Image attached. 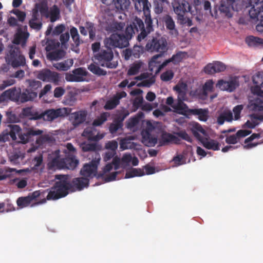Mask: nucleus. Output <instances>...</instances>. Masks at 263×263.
<instances>
[{
  "label": "nucleus",
  "instance_id": "nucleus-1",
  "mask_svg": "<svg viewBox=\"0 0 263 263\" xmlns=\"http://www.w3.org/2000/svg\"><path fill=\"white\" fill-rule=\"evenodd\" d=\"M106 23L108 24V29L112 32L109 37L104 40V46L106 49H102L99 52L95 53L93 57V61L101 66L108 68H115V64L111 62L114 58L112 50L115 49V18L111 13L106 12L105 15Z\"/></svg>",
  "mask_w": 263,
  "mask_h": 263
},
{
  "label": "nucleus",
  "instance_id": "nucleus-2",
  "mask_svg": "<svg viewBox=\"0 0 263 263\" xmlns=\"http://www.w3.org/2000/svg\"><path fill=\"white\" fill-rule=\"evenodd\" d=\"M55 178L58 180L54 185L53 190L50 191L47 195V200H56L64 197L69 191H72V184L68 175H57Z\"/></svg>",
  "mask_w": 263,
  "mask_h": 263
},
{
  "label": "nucleus",
  "instance_id": "nucleus-3",
  "mask_svg": "<svg viewBox=\"0 0 263 263\" xmlns=\"http://www.w3.org/2000/svg\"><path fill=\"white\" fill-rule=\"evenodd\" d=\"M172 5L174 11L177 15V23L181 26H192V20L186 15L191 10L190 3L185 0L175 1Z\"/></svg>",
  "mask_w": 263,
  "mask_h": 263
},
{
  "label": "nucleus",
  "instance_id": "nucleus-4",
  "mask_svg": "<svg viewBox=\"0 0 263 263\" xmlns=\"http://www.w3.org/2000/svg\"><path fill=\"white\" fill-rule=\"evenodd\" d=\"M145 50L149 52H158L163 55L168 50L166 39L161 35L153 36L148 40Z\"/></svg>",
  "mask_w": 263,
  "mask_h": 263
},
{
  "label": "nucleus",
  "instance_id": "nucleus-5",
  "mask_svg": "<svg viewBox=\"0 0 263 263\" xmlns=\"http://www.w3.org/2000/svg\"><path fill=\"white\" fill-rule=\"evenodd\" d=\"M130 4L129 0H116V17L121 20L120 22L116 21V31L124 28L127 20L125 12L128 11Z\"/></svg>",
  "mask_w": 263,
  "mask_h": 263
},
{
  "label": "nucleus",
  "instance_id": "nucleus-6",
  "mask_svg": "<svg viewBox=\"0 0 263 263\" xmlns=\"http://www.w3.org/2000/svg\"><path fill=\"white\" fill-rule=\"evenodd\" d=\"M10 127L11 130L18 135L20 142L24 144L30 141L33 136H38L43 133V130L33 127L26 128L22 133H21V128L18 125H12Z\"/></svg>",
  "mask_w": 263,
  "mask_h": 263
},
{
  "label": "nucleus",
  "instance_id": "nucleus-7",
  "mask_svg": "<svg viewBox=\"0 0 263 263\" xmlns=\"http://www.w3.org/2000/svg\"><path fill=\"white\" fill-rule=\"evenodd\" d=\"M240 0H221L219 10L228 18L233 16V11H238L241 9Z\"/></svg>",
  "mask_w": 263,
  "mask_h": 263
},
{
  "label": "nucleus",
  "instance_id": "nucleus-8",
  "mask_svg": "<svg viewBox=\"0 0 263 263\" xmlns=\"http://www.w3.org/2000/svg\"><path fill=\"white\" fill-rule=\"evenodd\" d=\"M39 6L42 16L49 18L51 22L53 23L60 18V9L57 5H54L49 9L47 2H42Z\"/></svg>",
  "mask_w": 263,
  "mask_h": 263
},
{
  "label": "nucleus",
  "instance_id": "nucleus-9",
  "mask_svg": "<svg viewBox=\"0 0 263 263\" xmlns=\"http://www.w3.org/2000/svg\"><path fill=\"white\" fill-rule=\"evenodd\" d=\"M101 157L99 153H96V157L89 163L84 165L81 168L80 174L85 178H97L98 166L100 163Z\"/></svg>",
  "mask_w": 263,
  "mask_h": 263
},
{
  "label": "nucleus",
  "instance_id": "nucleus-10",
  "mask_svg": "<svg viewBox=\"0 0 263 263\" xmlns=\"http://www.w3.org/2000/svg\"><path fill=\"white\" fill-rule=\"evenodd\" d=\"M71 110L67 107L46 109L43 111V120L52 122L58 118H64L70 114Z\"/></svg>",
  "mask_w": 263,
  "mask_h": 263
},
{
  "label": "nucleus",
  "instance_id": "nucleus-11",
  "mask_svg": "<svg viewBox=\"0 0 263 263\" xmlns=\"http://www.w3.org/2000/svg\"><path fill=\"white\" fill-rule=\"evenodd\" d=\"M36 77L44 82L53 83L58 85L60 81V74L55 71L45 68L38 71Z\"/></svg>",
  "mask_w": 263,
  "mask_h": 263
},
{
  "label": "nucleus",
  "instance_id": "nucleus-12",
  "mask_svg": "<svg viewBox=\"0 0 263 263\" xmlns=\"http://www.w3.org/2000/svg\"><path fill=\"white\" fill-rule=\"evenodd\" d=\"M46 193L45 191L39 190L29 193L27 196L20 197L16 200L17 205L21 208L27 207L37 198L44 197Z\"/></svg>",
  "mask_w": 263,
  "mask_h": 263
},
{
  "label": "nucleus",
  "instance_id": "nucleus-13",
  "mask_svg": "<svg viewBox=\"0 0 263 263\" xmlns=\"http://www.w3.org/2000/svg\"><path fill=\"white\" fill-rule=\"evenodd\" d=\"M60 151L58 149L48 156L47 166L49 170H55L64 168L63 158L60 156Z\"/></svg>",
  "mask_w": 263,
  "mask_h": 263
},
{
  "label": "nucleus",
  "instance_id": "nucleus-14",
  "mask_svg": "<svg viewBox=\"0 0 263 263\" xmlns=\"http://www.w3.org/2000/svg\"><path fill=\"white\" fill-rule=\"evenodd\" d=\"M143 19L144 20L146 27L145 28L144 27L142 32H140L137 36V39L139 42L145 39L148 34L153 32L154 30L153 20L151 15V11L143 14Z\"/></svg>",
  "mask_w": 263,
  "mask_h": 263
},
{
  "label": "nucleus",
  "instance_id": "nucleus-15",
  "mask_svg": "<svg viewBox=\"0 0 263 263\" xmlns=\"http://www.w3.org/2000/svg\"><path fill=\"white\" fill-rule=\"evenodd\" d=\"M87 74V71L83 67L76 68L72 71V73H68L66 74L65 79L68 82H82L84 80V77Z\"/></svg>",
  "mask_w": 263,
  "mask_h": 263
},
{
  "label": "nucleus",
  "instance_id": "nucleus-16",
  "mask_svg": "<svg viewBox=\"0 0 263 263\" xmlns=\"http://www.w3.org/2000/svg\"><path fill=\"white\" fill-rule=\"evenodd\" d=\"M144 29V24L143 20L136 16L132 18L130 24L126 27L125 29L133 35L139 31L142 32Z\"/></svg>",
  "mask_w": 263,
  "mask_h": 263
},
{
  "label": "nucleus",
  "instance_id": "nucleus-17",
  "mask_svg": "<svg viewBox=\"0 0 263 263\" xmlns=\"http://www.w3.org/2000/svg\"><path fill=\"white\" fill-rule=\"evenodd\" d=\"M133 35L126 29L124 32L118 33L116 32V48H123L129 45V41Z\"/></svg>",
  "mask_w": 263,
  "mask_h": 263
},
{
  "label": "nucleus",
  "instance_id": "nucleus-18",
  "mask_svg": "<svg viewBox=\"0 0 263 263\" xmlns=\"http://www.w3.org/2000/svg\"><path fill=\"white\" fill-rule=\"evenodd\" d=\"M114 165L115 166V164H113L112 163L107 164L103 168V171L98 173L97 178L103 179L105 182L115 180V172H112L110 175H106L112 169Z\"/></svg>",
  "mask_w": 263,
  "mask_h": 263
},
{
  "label": "nucleus",
  "instance_id": "nucleus-19",
  "mask_svg": "<svg viewBox=\"0 0 263 263\" xmlns=\"http://www.w3.org/2000/svg\"><path fill=\"white\" fill-rule=\"evenodd\" d=\"M93 127H87L83 131L82 136L87 138L89 141L98 142L104 137V134L97 133Z\"/></svg>",
  "mask_w": 263,
  "mask_h": 263
},
{
  "label": "nucleus",
  "instance_id": "nucleus-20",
  "mask_svg": "<svg viewBox=\"0 0 263 263\" xmlns=\"http://www.w3.org/2000/svg\"><path fill=\"white\" fill-rule=\"evenodd\" d=\"M86 116L87 112L85 110H80L71 114L70 120L73 126L76 127L84 122Z\"/></svg>",
  "mask_w": 263,
  "mask_h": 263
},
{
  "label": "nucleus",
  "instance_id": "nucleus-21",
  "mask_svg": "<svg viewBox=\"0 0 263 263\" xmlns=\"http://www.w3.org/2000/svg\"><path fill=\"white\" fill-rule=\"evenodd\" d=\"M226 69V66L223 63L217 61L213 64H208L204 67V70L206 73L212 74L215 73L224 71Z\"/></svg>",
  "mask_w": 263,
  "mask_h": 263
},
{
  "label": "nucleus",
  "instance_id": "nucleus-22",
  "mask_svg": "<svg viewBox=\"0 0 263 263\" xmlns=\"http://www.w3.org/2000/svg\"><path fill=\"white\" fill-rule=\"evenodd\" d=\"M142 142L146 146H154L157 143V138L152 136L147 129L143 130L141 132Z\"/></svg>",
  "mask_w": 263,
  "mask_h": 263
},
{
  "label": "nucleus",
  "instance_id": "nucleus-23",
  "mask_svg": "<svg viewBox=\"0 0 263 263\" xmlns=\"http://www.w3.org/2000/svg\"><path fill=\"white\" fill-rule=\"evenodd\" d=\"M163 21L169 33L175 36H177L178 31L176 28L175 23L173 17L170 15H166L163 17Z\"/></svg>",
  "mask_w": 263,
  "mask_h": 263
},
{
  "label": "nucleus",
  "instance_id": "nucleus-24",
  "mask_svg": "<svg viewBox=\"0 0 263 263\" xmlns=\"http://www.w3.org/2000/svg\"><path fill=\"white\" fill-rule=\"evenodd\" d=\"M217 85L222 90L232 92L236 88L237 86H238V84L237 81L234 80L228 81L220 80L218 81Z\"/></svg>",
  "mask_w": 263,
  "mask_h": 263
},
{
  "label": "nucleus",
  "instance_id": "nucleus-25",
  "mask_svg": "<svg viewBox=\"0 0 263 263\" xmlns=\"http://www.w3.org/2000/svg\"><path fill=\"white\" fill-rule=\"evenodd\" d=\"M72 184V191H75L76 190L81 191L85 187H87L89 185V179L83 177H79L74 178L71 182Z\"/></svg>",
  "mask_w": 263,
  "mask_h": 263
},
{
  "label": "nucleus",
  "instance_id": "nucleus-26",
  "mask_svg": "<svg viewBox=\"0 0 263 263\" xmlns=\"http://www.w3.org/2000/svg\"><path fill=\"white\" fill-rule=\"evenodd\" d=\"M80 147L83 152H93L95 157L96 153H99V151L102 148V145L98 143H90L86 142L82 143Z\"/></svg>",
  "mask_w": 263,
  "mask_h": 263
},
{
  "label": "nucleus",
  "instance_id": "nucleus-27",
  "mask_svg": "<svg viewBox=\"0 0 263 263\" xmlns=\"http://www.w3.org/2000/svg\"><path fill=\"white\" fill-rule=\"evenodd\" d=\"M249 14L252 19L260 22V23L256 25V29L258 32H263V10L257 11L256 13L255 10H250Z\"/></svg>",
  "mask_w": 263,
  "mask_h": 263
},
{
  "label": "nucleus",
  "instance_id": "nucleus-28",
  "mask_svg": "<svg viewBox=\"0 0 263 263\" xmlns=\"http://www.w3.org/2000/svg\"><path fill=\"white\" fill-rule=\"evenodd\" d=\"M163 55L162 53H159L154 55L148 63V68L151 71H154L156 73H159L164 67H161L162 63L160 62H156L160 58H161Z\"/></svg>",
  "mask_w": 263,
  "mask_h": 263
},
{
  "label": "nucleus",
  "instance_id": "nucleus-29",
  "mask_svg": "<svg viewBox=\"0 0 263 263\" xmlns=\"http://www.w3.org/2000/svg\"><path fill=\"white\" fill-rule=\"evenodd\" d=\"M19 97V102L23 103L33 101L37 97V93L35 92L31 91L30 89L27 88L23 89L22 92L20 89V95Z\"/></svg>",
  "mask_w": 263,
  "mask_h": 263
},
{
  "label": "nucleus",
  "instance_id": "nucleus-30",
  "mask_svg": "<svg viewBox=\"0 0 263 263\" xmlns=\"http://www.w3.org/2000/svg\"><path fill=\"white\" fill-rule=\"evenodd\" d=\"M135 4V8L138 12H143V14L151 11V3L148 0H133Z\"/></svg>",
  "mask_w": 263,
  "mask_h": 263
},
{
  "label": "nucleus",
  "instance_id": "nucleus-31",
  "mask_svg": "<svg viewBox=\"0 0 263 263\" xmlns=\"http://www.w3.org/2000/svg\"><path fill=\"white\" fill-rule=\"evenodd\" d=\"M64 168L74 170L79 164V160L73 155H68L63 158Z\"/></svg>",
  "mask_w": 263,
  "mask_h": 263
},
{
  "label": "nucleus",
  "instance_id": "nucleus-32",
  "mask_svg": "<svg viewBox=\"0 0 263 263\" xmlns=\"http://www.w3.org/2000/svg\"><path fill=\"white\" fill-rule=\"evenodd\" d=\"M180 141V140L178 137L166 132L163 133L161 136L160 143L161 145L168 143L179 144Z\"/></svg>",
  "mask_w": 263,
  "mask_h": 263
},
{
  "label": "nucleus",
  "instance_id": "nucleus-33",
  "mask_svg": "<svg viewBox=\"0 0 263 263\" xmlns=\"http://www.w3.org/2000/svg\"><path fill=\"white\" fill-rule=\"evenodd\" d=\"M191 131L193 135L200 141L204 138L200 134L203 136H206V131L198 123H195L193 125Z\"/></svg>",
  "mask_w": 263,
  "mask_h": 263
},
{
  "label": "nucleus",
  "instance_id": "nucleus-34",
  "mask_svg": "<svg viewBox=\"0 0 263 263\" xmlns=\"http://www.w3.org/2000/svg\"><path fill=\"white\" fill-rule=\"evenodd\" d=\"M203 146L208 149L218 151L220 149L219 143L213 139L209 140L207 138H203L201 141Z\"/></svg>",
  "mask_w": 263,
  "mask_h": 263
},
{
  "label": "nucleus",
  "instance_id": "nucleus-35",
  "mask_svg": "<svg viewBox=\"0 0 263 263\" xmlns=\"http://www.w3.org/2000/svg\"><path fill=\"white\" fill-rule=\"evenodd\" d=\"M73 61L72 59H69L63 62H59L53 64L54 67L58 70L67 71L73 65Z\"/></svg>",
  "mask_w": 263,
  "mask_h": 263
},
{
  "label": "nucleus",
  "instance_id": "nucleus-36",
  "mask_svg": "<svg viewBox=\"0 0 263 263\" xmlns=\"http://www.w3.org/2000/svg\"><path fill=\"white\" fill-rule=\"evenodd\" d=\"M191 115H197L198 119L202 121H206L208 118V110L205 109L198 108L189 110Z\"/></svg>",
  "mask_w": 263,
  "mask_h": 263
},
{
  "label": "nucleus",
  "instance_id": "nucleus-37",
  "mask_svg": "<svg viewBox=\"0 0 263 263\" xmlns=\"http://www.w3.org/2000/svg\"><path fill=\"white\" fill-rule=\"evenodd\" d=\"M233 120V115L230 110L222 112L217 117V122L219 125H222L225 121L231 122Z\"/></svg>",
  "mask_w": 263,
  "mask_h": 263
},
{
  "label": "nucleus",
  "instance_id": "nucleus-38",
  "mask_svg": "<svg viewBox=\"0 0 263 263\" xmlns=\"http://www.w3.org/2000/svg\"><path fill=\"white\" fill-rule=\"evenodd\" d=\"M183 59V53L182 52H179L173 55V56L164 61L161 65L162 67H165L168 63L172 62L174 64H177L179 62H180Z\"/></svg>",
  "mask_w": 263,
  "mask_h": 263
},
{
  "label": "nucleus",
  "instance_id": "nucleus-39",
  "mask_svg": "<svg viewBox=\"0 0 263 263\" xmlns=\"http://www.w3.org/2000/svg\"><path fill=\"white\" fill-rule=\"evenodd\" d=\"M260 135L259 134L254 133L252 134L249 137L247 138L245 140V143L246 144L243 146V148L246 149H250L253 147H254L258 145V143L257 142H251L253 140L256 138H259Z\"/></svg>",
  "mask_w": 263,
  "mask_h": 263
},
{
  "label": "nucleus",
  "instance_id": "nucleus-40",
  "mask_svg": "<svg viewBox=\"0 0 263 263\" xmlns=\"http://www.w3.org/2000/svg\"><path fill=\"white\" fill-rule=\"evenodd\" d=\"M70 33L75 44L76 47L78 48L81 44L83 43V41L80 39L78 29L75 27H71L70 29Z\"/></svg>",
  "mask_w": 263,
  "mask_h": 263
},
{
  "label": "nucleus",
  "instance_id": "nucleus-41",
  "mask_svg": "<svg viewBox=\"0 0 263 263\" xmlns=\"http://www.w3.org/2000/svg\"><path fill=\"white\" fill-rule=\"evenodd\" d=\"M99 65L94 62L88 66V69L92 73L98 76H105L107 73L106 71L100 68Z\"/></svg>",
  "mask_w": 263,
  "mask_h": 263
},
{
  "label": "nucleus",
  "instance_id": "nucleus-42",
  "mask_svg": "<svg viewBox=\"0 0 263 263\" xmlns=\"http://www.w3.org/2000/svg\"><path fill=\"white\" fill-rule=\"evenodd\" d=\"M174 108L180 114L185 115L186 114H188L191 115L190 112L189 111V110L191 109H189L186 104L184 103L181 99L179 100L178 103L174 107Z\"/></svg>",
  "mask_w": 263,
  "mask_h": 263
},
{
  "label": "nucleus",
  "instance_id": "nucleus-43",
  "mask_svg": "<svg viewBox=\"0 0 263 263\" xmlns=\"http://www.w3.org/2000/svg\"><path fill=\"white\" fill-rule=\"evenodd\" d=\"M7 90L8 91V95L9 96L10 100L16 102H19V96L20 95V88H16V87H13Z\"/></svg>",
  "mask_w": 263,
  "mask_h": 263
},
{
  "label": "nucleus",
  "instance_id": "nucleus-44",
  "mask_svg": "<svg viewBox=\"0 0 263 263\" xmlns=\"http://www.w3.org/2000/svg\"><path fill=\"white\" fill-rule=\"evenodd\" d=\"M29 33L18 30L15 35L13 43L15 44H20L22 42H26L29 37Z\"/></svg>",
  "mask_w": 263,
  "mask_h": 263
},
{
  "label": "nucleus",
  "instance_id": "nucleus-45",
  "mask_svg": "<svg viewBox=\"0 0 263 263\" xmlns=\"http://www.w3.org/2000/svg\"><path fill=\"white\" fill-rule=\"evenodd\" d=\"M246 42L249 46H257L263 44V39L249 36L246 37Z\"/></svg>",
  "mask_w": 263,
  "mask_h": 263
},
{
  "label": "nucleus",
  "instance_id": "nucleus-46",
  "mask_svg": "<svg viewBox=\"0 0 263 263\" xmlns=\"http://www.w3.org/2000/svg\"><path fill=\"white\" fill-rule=\"evenodd\" d=\"M9 62L13 68H17L24 66L26 65V59L24 55H20L12 60H10Z\"/></svg>",
  "mask_w": 263,
  "mask_h": 263
},
{
  "label": "nucleus",
  "instance_id": "nucleus-47",
  "mask_svg": "<svg viewBox=\"0 0 263 263\" xmlns=\"http://www.w3.org/2000/svg\"><path fill=\"white\" fill-rule=\"evenodd\" d=\"M134 139V137L133 136H129L127 138L121 140L120 148L122 150L132 148L134 147V143L131 142V140Z\"/></svg>",
  "mask_w": 263,
  "mask_h": 263
},
{
  "label": "nucleus",
  "instance_id": "nucleus-48",
  "mask_svg": "<svg viewBox=\"0 0 263 263\" xmlns=\"http://www.w3.org/2000/svg\"><path fill=\"white\" fill-rule=\"evenodd\" d=\"M65 55V52L63 50L59 49L49 53L48 55V58L51 61H57L64 58Z\"/></svg>",
  "mask_w": 263,
  "mask_h": 263
},
{
  "label": "nucleus",
  "instance_id": "nucleus-49",
  "mask_svg": "<svg viewBox=\"0 0 263 263\" xmlns=\"http://www.w3.org/2000/svg\"><path fill=\"white\" fill-rule=\"evenodd\" d=\"M29 86L27 89L37 94V89L42 87V83L40 81L34 80H27Z\"/></svg>",
  "mask_w": 263,
  "mask_h": 263
},
{
  "label": "nucleus",
  "instance_id": "nucleus-50",
  "mask_svg": "<svg viewBox=\"0 0 263 263\" xmlns=\"http://www.w3.org/2000/svg\"><path fill=\"white\" fill-rule=\"evenodd\" d=\"M142 65V62L137 61L135 62L128 70L127 74L129 76H134L137 74Z\"/></svg>",
  "mask_w": 263,
  "mask_h": 263
},
{
  "label": "nucleus",
  "instance_id": "nucleus-51",
  "mask_svg": "<svg viewBox=\"0 0 263 263\" xmlns=\"http://www.w3.org/2000/svg\"><path fill=\"white\" fill-rule=\"evenodd\" d=\"M250 6H251L250 10H254L256 13L257 11L263 10V1L259 2V0H249Z\"/></svg>",
  "mask_w": 263,
  "mask_h": 263
},
{
  "label": "nucleus",
  "instance_id": "nucleus-52",
  "mask_svg": "<svg viewBox=\"0 0 263 263\" xmlns=\"http://www.w3.org/2000/svg\"><path fill=\"white\" fill-rule=\"evenodd\" d=\"M145 174L144 171L140 168H133L126 172L125 178H130L136 176H142Z\"/></svg>",
  "mask_w": 263,
  "mask_h": 263
},
{
  "label": "nucleus",
  "instance_id": "nucleus-53",
  "mask_svg": "<svg viewBox=\"0 0 263 263\" xmlns=\"http://www.w3.org/2000/svg\"><path fill=\"white\" fill-rule=\"evenodd\" d=\"M109 116L108 112H103L100 116L95 119L93 122L92 125L93 126H98L102 125L105 121H106L107 117Z\"/></svg>",
  "mask_w": 263,
  "mask_h": 263
},
{
  "label": "nucleus",
  "instance_id": "nucleus-54",
  "mask_svg": "<svg viewBox=\"0 0 263 263\" xmlns=\"http://www.w3.org/2000/svg\"><path fill=\"white\" fill-rule=\"evenodd\" d=\"M41 4H42V2L35 4L34 8L32 10L31 18L29 21H36L42 20V19L40 18L39 13V12H40L39 5Z\"/></svg>",
  "mask_w": 263,
  "mask_h": 263
},
{
  "label": "nucleus",
  "instance_id": "nucleus-55",
  "mask_svg": "<svg viewBox=\"0 0 263 263\" xmlns=\"http://www.w3.org/2000/svg\"><path fill=\"white\" fill-rule=\"evenodd\" d=\"M253 109L256 111L263 110V101L259 98L255 99L252 102Z\"/></svg>",
  "mask_w": 263,
  "mask_h": 263
},
{
  "label": "nucleus",
  "instance_id": "nucleus-56",
  "mask_svg": "<svg viewBox=\"0 0 263 263\" xmlns=\"http://www.w3.org/2000/svg\"><path fill=\"white\" fill-rule=\"evenodd\" d=\"M36 140V143L39 145H42L46 142L51 141V137L48 135H41Z\"/></svg>",
  "mask_w": 263,
  "mask_h": 263
},
{
  "label": "nucleus",
  "instance_id": "nucleus-57",
  "mask_svg": "<svg viewBox=\"0 0 263 263\" xmlns=\"http://www.w3.org/2000/svg\"><path fill=\"white\" fill-rule=\"evenodd\" d=\"M155 82V78L154 77H152L148 79H145L142 82L139 83L137 86L139 87H149L152 84Z\"/></svg>",
  "mask_w": 263,
  "mask_h": 263
},
{
  "label": "nucleus",
  "instance_id": "nucleus-58",
  "mask_svg": "<svg viewBox=\"0 0 263 263\" xmlns=\"http://www.w3.org/2000/svg\"><path fill=\"white\" fill-rule=\"evenodd\" d=\"M253 82L256 85H263V72L259 71L253 77Z\"/></svg>",
  "mask_w": 263,
  "mask_h": 263
},
{
  "label": "nucleus",
  "instance_id": "nucleus-59",
  "mask_svg": "<svg viewBox=\"0 0 263 263\" xmlns=\"http://www.w3.org/2000/svg\"><path fill=\"white\" fill-rule=\"evenodd\" d=\"M28 24L31 28L35 30L36 31L40 30L43 26L42 20L36 21H29Z\"/></svg>",
  "mask_w": 263,
  "mask_h": 263
},
{
  "label": "nucleus",
  "instance_id": "nucleus-60",
  "mask_svg": "<svg viewBox=\"0 0 263 263\" xmlns=\"http://www.w3.org/2000/svg\"><path fill=\"white\" fill-rule=\"evenodd\" d=\"M213 82L212 80H208L203 86V94L207 96L208 92L212 91L213 88Z\"/></svg>",
  "mask_w": 263,
  "mask_h": 263
},
{
  "label": "nucleus",
  "instance_id": "nucleus-61",
  "mask_svg": "<svg viewBox=\"0 0 263 263\" xmlns=\"http://www.w3.org/2000/svg\"><path fill=\"white\" fill-rule=\"evenodd\" d=\"M20 55H23L21 54L20 49L17 47L12 48L9 51V62Z\"/></svg>",
  "mask_w": 263,
  "mask_h": 263
},
{
  "label": "nucleus",
  "instance_id": "nucleus-62",
  "mask_svg": "<svg viewBox=\"0 0 263 263\" xmlns=\"http://www.w3.org/2000/svg\"><path fill=\"white\" fill-rule=\"evenodd\" d=\"M174 76V72L170 70L162 73L160 76L161 79L164 82H167L171 80Z\"/></svg>",
  "mask_w": 263,
  "mask_h": 263
},
{
  "label": "nucleus",
  "instance_id": "nucleus-63",
  "mask_svg": "<svg viewBox=\"0 0 263 263\" xmlns=\"http://www.w3.org/2000/svg\"><path fill=\"white\" fill-rule=\"evenodd\" d=\"M143 52V47L142 46H134L132 49L133 57L134 58H139Z\"/></svg>",
  "mask_w": 263,
  "mask_h": 263
},
{
  "label": "nucleus",
  "instance_id": "nucleus-64",
  "mask_svg": "<svg viewBox=\"0 0 263 263\" xmlns=\"http://www.w3.org/2000/svg\"><path fill=\"white\" fill-rule=\"evenodd\" d=\"M178 137L189 142H192V139L189 135L185 130H181L175 133Z\"/></svg>",
  "mask_w": 263,
  "mask_h": 263
}]
</instances>
